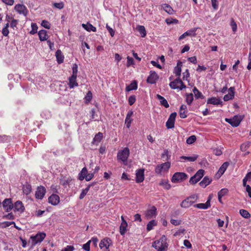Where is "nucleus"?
Returning <instances> with one entry per match:
<instances>
[{
	"instance_id": "obj_1",
	"label": "nucleus",
	"mask_w": 251,
	"mask_h": 251,
	"mask_svg": "<svg viewBox=\"0 0 251 251\" xmlns=\"http://www.w3.org/2000/svg\"><path fill=\"white\" fill-rule=\"evenodd\" d=\"M167 238L165 235L157 240L154 241L152 243V247L154 248L157 251H164L168 248V244L166 242Z\"/></svg>"
},
{
	"instance_id": "obj_2",
	"label": "nucleus",
	"mask_w": 251,
	"mask_h": 251,
	"mask_svg": "<svg viewBox=\"0 0 251 251\" xmlns=\"http://www.w3.org/2000/svg\"><path fill=\"white\" fill-rule=\"evenodd\" d=\"M129 153V149L127 147L125 148L123 150H120L118 152L117 160L119 161L122 162L125 164H126Z\"/></svg>"
},
{
	"instance_id": "obj_3",
	"label": "nucleus",
	"mask_w": 251,
	"mask_h": 251,
	"mask_svg": "<svg viewBox=\"0 0 251 251\" xmlns=\"http://www.w3.org/2000/svg\"><path fill=\"white\" fill-rule=\"evenodd\" d=\"M188 177V175L183 172L175 173L171 179L173 183H179L186 180Z\"/></svg>"
},
{
	"instance_id": "obj_4",
	"label": "nucleus",
	"mask_w": 251,
	"mask_h": 251,
	"mask_svg": "<svg viewBox=\"0 0 251 251\" xmlns=\"http://www.w3.org/2000/svg\"><path fill=\"white\" fill-rule=\"evenodd\" d=\"M46 234L44 232H40L35 236H31V248L34 247L37 244L41 243L45 238Z\"/></svg>"
},
{
	"instance_id": "obj_5",
	"label": "nucleus",
	"mask_w": 251,
	"mask_h": 251,
	"mask_svg": "<svg viewBox=\"0 0 251 251\" xmlns=\"http://www.w3.org/2000/svg\"><path fill=\"white\" fill-rule=\"evenodd\" d=\"M169 86L173 89H179L182 90L186 88V86L183 84L182 80L178 77L175 79L174 81H171Z\"/></svg>"
},
{
	"instance_id": "obj_6",
	"label": "nucleus",
	"mask_w": 251,
	"mask_h": 251,
	"mask_svg": "<svg viewBox=\"0 0 251 251\" xmlns=\"http://www.w3.org/2000/svg\"><path fill=\"white\" fill-rule=\"evenodd\" d=\"M204 171L202 169L199 170L196 174L192 176L189 182L191 184H194L197 183L198 181L200 180V179L203 177L204 176Z\"/></svg>"
},
{
	"instance_id": "obj_7",
	"label": "nucleus",
	"mask_w": 251,
	"mask_h": 251,
	"mask_svg": "<svg viewBox=\"0 0 251 251\" xmlns=\"http://www.w3.org/2000/svg\"><path fill=\"white\" fill-rule=\"evenodd\" d=\"M171 163L167 162L160 165H157L155 169V172L157 174H160L162 172L168 171L170 168Z\"/></svg>"
},
{
	"instance_id": "obj_8",
	"label": "nucleus",
	"mask_w": 251,
	"mask_h": 251,
	"mask_svg": "<svg viewBox=\"0 0 251 251\" xmlns=\"http://www.w3.org/2000/svg\"><path fill=\"white\" fill-rule=\"evenodd\" d=\"M176 112H173L170 115L166 123V126L167 127V128H172L174 127L175 126V122L176 120Z\"/></svg>"
},
{
	"instance_id": "obj_9",
	"label": "nucleus",
	"mask_w": 251,
	"mask_h": 251,
	"mask_svg": "<svg viewBox=\"0 0 251 251\" xmlns=\"http://www.w3.org/2000/svg\"><path fill=\"white\" fill-rule=\"evenodd\" d=\"M226 121L230 124L232 126L237 127L239 125L241 121V119L240 116H235L232 118H226Z\"/></svg>"
},
{
	"instance_id": "obj_10",
	"label": "nucleus",
	"mask_w": 251,
	"mask_h": 251,
	"mask_svg": "<svg viewBox=\"0 0 251 251\" xmlns=\"http://www.w3.org/2000/svg\"><path fill=\"white\" fill-rule=\"evenodd\" d=\"M15 10L20 14L26 16L28 13L27 8L24 4H18L14 7Z\"/></svg>"
},
{
	"instance_id": "obj_11",
	"label": "nucleus",
	"mask_w": 251,
	"mask_h": 251,
	"mask_svg": "<svg viewBox=\"0 0 251 251\" xmlns=\"http://www.w3.org/2000/svg\"><path fill=\"white\" fill-rule=\"evenodd\" d=\"M2 206L5 211L9 212L13 207V204L11 199H5L2 202Z\"/></svg>"
},
{
	"instance_id": "obj_12",
	"label": "nucleus",
	"mask_w": 251,
	"mask_h": 251,
	"mask_svg": "<svg viewBox=\"0 0 251 251\" xmlns=\"http://www.w3.org/2000/svg\"><path fill=\"white\" fill-rule=\"evenodd\" d=\"M46 192V190L44 186H40L37 187L35 193V197L38 199H42Z\"/></svg>"
},
{
	"instance_id": "obj_13",
	"label": "nucleus",
	"mask_w": 251,
	"mask_h": 251,
	"mask_svg": "<svg viewBox=\"0 0 251 251\" xmlns=\"http://www.w3.org/2000/svg\"><path fill=\"white\" fill-rule=\"evenodd\" d=\"M13 209L14 212H18L20 213H22L25 210V207L21 201H18L13 204Z\"/></svg>"
},
{
	"instance_id": "obj_14",
	"label": "nucleus",
	"mask_w": 251,
	"mask_h": 251,
	"mask_svg": "<svg viewBox=\"0 0 251 251\" xmlns=\"http://www.w3.org/2000/svg\"><path fill=\"white\" fill-rule=\"evenodd\" d=\"M158 78L157 74L154 71H151L150 75L148 77L147 81L149 83L154 84Z\"/></svg>"
},
{
	"instance_id": "obj_15",
	"label": "nucleus",
	"mask_w": 251,
	"mask_h": 251,
	"mask_svg": "<svg viewBox=\"0 0 251 251\" xmlns=\"http://www.w3.org/2000/svg\"><path fill=\"white\" fill-rule=\"evenodd\" d=\"M144 180V169H139L136 173V182L140 183Z\"/></svg>"
},
{
	"instance_id": "obj_16",
	"label": "nucleus",
	"mask_w": 251,
	"mask_h": 251,
	"mask_svg": "<svg viewBox=\"0 0 251 251\" xmlns=\"http://www.w3.org/2000/svg\"><path fill=\"white\" fill-rule=\"evenodd\" d=\"M197 30V28H193L190 30H187L182 34L178 38V40L180 41L185 38L186 36H195L196 34V32Z\"/></svg>"
},
{
	"instance_id": "obj_17",
	"label": "nucleus",
	"mask_w": 251,
	"mask_h": 251,
	"mask_svg": "<svg viewBox=\"0 0 251 251\" xmlns=\"http://www.w3.org/2000/svg\"><path fill=\"white\" fill-rule=\"evenodd\" d=\"M156 208L155 206H153L151 209L148 210L145 214V216L147 219H151L155 217L156 215Z\"/></svg>"
},
{
	"instance_id": "obj_18",
	"label": "nucleus",
	"mask_w": 251,
	"mask_h": 251,
	"mask_svg": "<svg viewBox=\"0 0 251 251\" xmlns=\"http://www.w3.org/2000/svg\"><path fill=\"white\" fill-rule=\"evenodd\" d=\"M111 244V239L110 238H106L101 240L99 246L100 249H102L105 247L106 249H108Z\"/></svg>"
},
{
	"instance_id": "obj_19",
	"label": "nucleus",
	"mask_w": 251,
	"mask_h": 251,
	"mask_svg": "<svg viewBox=\"0 0 251 251\" xmlns=\"http://www.w3.org/2000/svg\"><path fill=\"white\" fill-rule=\"evenodd\" d=\"M49 202L51 203L52 205H56L60 201L59 197L56 194L51 195L48 199Z\"/></svg>"
},
{
	"instance_id": "obj_20",
	"label": "nucleus",
	"mask_w": 251,
	"mask_h": 251,
	"mask_svg": "<svg viewBox=\"0 0 251 251\" xmlns=\"http://www.w3.org/2000/svg\"><path fill=\"white\" fill-rule=\"evenodd\" d=\"M188 112L187 107L186 105L182 104L179 108V114L181 118L184 119L187 117Z\"/></svg>"
},
{
	"instance_id": "obj_21",
	"label": "nucleus",
	"mask_w": 251,
	"mask_h": 251,
	"mask_svg": "<svg viewBox=\"0 0 251 251\" xmlns=\"http://www.w3.org/2000/svg\"><path fill=\"white\" fill-rule=\"evenodd\" d=\"M39 39L41 41L48 40V34L47 31L45 30H41L38 32Z\"/></svg>"
},
{
	"instance_id": "obj_22",
	"label": "nucleus",
	"mask_w": 251,
	"mask_h": 251,
	"mask_svg": "<svg viewBox=\"0 0 251 251\" xmlns=\"http://www.w3.org/2000/svg\"><path fill=\"white\" fill-rule=\"evenodd\" d=\"M77 76L72 75L69 78V87L70 88H73L75 86H78V84L76 81Z\"/></svg>"
},
{
	"instance_id": "obj_23",
	"label": "nucleus",
	"mask_w": 251,
	"mask_h": 251,
	"mask_svg": "<svg viewBox=\"0 0 251 251\" xmlns=\"http://www.w3.org/2000/svg\"><path fill=\"white\" fill-rule=\"evenodd\" d=\"M133 115V111H129L128 112L126 119H125V124L126 125V126L127 128H129L130 126V124L132 122V119H131V117Z\"/></svg>"
},
{
	"instance_id": "obj_24",
	"label": "nucleus",
	"mask_w": 251,
	"mask_h": 251,
	"mask_svg": "<svg viewBox=\"0 0 251 251\" xmlns=\"http://www.w3.org/2000/svg\"><path fill=\"white\" fill-rule=\"evenodd\" d=\"M82 26L87 31H93L96 32L97 29L92 24L87 23L86 24H82Z\"/></svg>"
},
{
	"instance_id": "obj_25",
	"label": "nucleus",
	"mask_w": 251,
	"mask_h": 251,
	"mask_svg": "<svg viewBox=\"0 0 251 251\" xmlns=\"http://www.w3.org/2000/svg\"><path fill=\"white\" fill-rule=\"evenodd\" d=\"M210 206L211 204L209 202V201H206L205 203H201L195 204L194 205L195 207L202 209H206L210 207Z\"/></svg>"
},
{
	"instance_id": "obj_26",
	"label": "nucleus",
	"mask_w": 251,
	"mask_h": 251,
	"mask_svg": "<svg viewBox=\"0 0 251 251\" xmlns=\"http://www.w3.org/2000/svg\"><path fill=\"white\" fill-rule=\"evenodd\" d=\"M212 179L208 176H205L202 181L200 182V185L203 188H205L206 186L210 183Z\"/></svg>"
},
{
	"instance_id": "obj_27",
	"label": "nucleus",
	"mask_w": 251,
	"mask_h": 251,
	"mask_svg": "<svg viewBox=\"0 0 251 251\" xmlns=\"http://www.w3.org/2000/svg\"><path fill=\"white\" fill-rule=\"evenodd\" d=\"M162 8L163 9L164 11H165L167 13H168L170 15H172L174 14V11L172 7L169 4L164 3L162 4Z\"/></svg>"
},
{
	"instance_id": "obj_28",
	"label": "nucleus",
	"mask_w": 251,
	"mask_h": 251,
	"mask_svg": "<svg viewBox=\"0 0 251 251\" xmlns=\"http://www.w3.org/2000/svg\"><path fill=\"white\" fill-rule=\"evenodd\" d=\"M157 99L160 101L161 105L165 107L166 108H168L169 107V105L167 101V100L161 95L157 94L156 95Z\"/></svg>"
},
{
	"instance_id": "obj_29",
	"label": "nucleus",
	"mask_w": 251,
	"mask_h": 251,
	"mask_svg": "<svg viewBox=\"0 0 251 251\" xmlns=\"http://www.w3.org/2000/svg\"><path fill=\"white\" fill-rule=\"evenodd\" d=\"M193 204V201H192L190 200V199H188V198L183 200L180 205L183 208H188L190 207L191 205H192Z\"/></svg>"
},
{
	"instance_id": "obj_30",
	"label": "nucleus",
	"mask_w": 251,
	"mask_h": 251,
	"mask_svg": "<svg viewBox=\"0 0 251 251\" xmlns=\"http://www.w3.org/2000/svg\"><path fill=\"white\" fill-rule=\"evenodd\" d=\"M127 222H122L120 226V232L122 235H125L127 231Z\"/></svg>"
},
{
	"instance_id": "obj_31",
	"label": "nucleus",
	"mask_w": 251,
	"mask_h": 251,
	"mask_svg": "<svg viewBox=\"0 0 251 251\" xmlns=\"http://www.w3.org/2000/svg\"><path fill=\"white\" fill-rule=\"evenodd\" d=\"M182 63L181 62H178L177 64L176 67L175 68L174 73H175L176 76H177L178 78L181 75V66Z\"/></svg>"
},
{
	"instance_id": "obj_32",
	"label": "nucleus",
	"mask_w": 251,
	"mask_h": 251,
	"mask_svg": "<svg viewBox=\"0 0 251 251\" xmlns=\"http://www.w3.org/2000/svg\"><path fill=\"white\" fill-rule=\"evenodd\" d=\"M55 56L58 63H61L64 60V56L60 50H58L56 51Z\"/></svg>"
},
{
	"instance_id": "obj_33",
	"label": "nucleus",
	"mask_w": 251,
	"mask_h": 251,
	"mask_svg": "<svg viewBox=\"0 0 251 251\" xmlns=\"http://www.w3.org/2000/svg\"><path fill=\"white\" fill-rule=\"evenodd\" d=\"M222 102L219 99L212 97L210 99H209L207 100V103L212 104L214 105H218L222 103Z\"/></svg>"
},
{
	"instance_id": "obj_34",
	"label": "nucleus",
	"mask_w": 251,
	"mask_h": 251,
	"mask_svg": "<svg viewBox=\"0 0 251 251\" xmlns=\"http://www.w3.org/2000/svg\"><path fill=\"white\" fill-rule=\"evenodd\" d=\"M159 184L166 190H169L171 188V185L169 183L168 180L162 179L160 181Z\"/></svg>"
},
{
	"instance_id": "obj_35",
	"label": "nucleus",
	"mask_w": 251,
	"mask_h": 251,
	"mask_svg": "<svg viewBox=\"0 0 251 251\" xmlns=\"http://www.w3.org/2000/svg\"><path fill=\"white\" fill-rule=\"evenodd\" d=\"M137 89V83L135 80L133 81L130 85L126 86V90L127 91H130L133 90H136Z\"/></svg>"
},
{
	"instance_id": "obj_36",
	"label": "nucleus",
	"mask_w": 251,
	"mask_h": 251,
	"mask_svg": "<svg viewBox=\"0 0 251 251\" xmlns=\"http://www.w3.org/2000/svg\"><path fill=\"white\" fill-rule=\"evenodd\" d=\"M198 157V155L197 154H195L192 156H181L180 157V159H182L184 160H186L190 162H194L197 160Z\"/></svg>"
},
{
	"instance_id": "obj_37",
	"label": "nucleus",
	"mask_w": 251,
	"mask_h": 251,
	"mask_svg": "<svg viewBox=\"0 0 251 251\" xmlns=\"http://www.w3.org/2000/svg\"><path fill=\"white\" fill-rule=\"evenodd\" d=\"M228 163L226 162L224 163L223 165L221 166L218 172L220 176L222 175L225 173V172L226 171L228 167Z\"/></svg>"
},
{
	"instance_id": "obj_38",
	"label": "nucleus",
	"mask_w": 251,
	"mask_h": 251,
	"mask_svg": "<svg viewBox=\"0 0 251 251\" xmlns=\"http://www.w3.org/2000/svg\"><path fill=\"white\" fill-rule=\"evenodd\" d=\"M88 173L86 168L84 167L79 174V179L80 180H83L87 176Z\"/></svg>"
},
{
	"instance_id": "obj_39",
	"label": "nucleus",
	"mask_w": 251,
	"mask_h": 251,
	"mask_svg": "<svg viewBox=\"0 0 251 251\" xmlns=\"http://www.w3.org/2000/svg\"><path fill=\"white\" fill-rule=\"evenodd\" d=\"M193 92L194 94L195 97L196 99H203L204 96L202 94V93L200 92L198 89L196 87H194L193 89Z\"/></svg>"
},
{
	"instance_id": "obj_40",
	"label": "nucleus",
	"mask_w": 251,
	"mask_h": 251,
	"mask_svg": "<svg viewBox=\"0 0 251 251\" xmlns=\"http://www.w3.org/2000/svg\"><path fill=\"white\" fill-rule=\"evenodd\" d=\"M31 191V186L30 184H27L23 186V192L24 194L26 195H28Z\"/></svg>"
},
{
	"instance_id": "obj_41",
	"label": "nucleus",
	"mask_w": 251,
	"mask_h": 251,
	"mask_svg": "<svg viewBox=\"0 0 251 251\" xmlns=\"http://www.w3.org/2000/svg\"><path fill=\"white\" fill-rule=\"evenodd\" d=\"M137 30L139 32L141 37H144L146 35L145 28L143 25H138L137 26Z\"/></svg>"
},
{
	"instance_id": "obj_42",
	"label": "nucleus",
	"mask_w": 251,
	"mask_h": 251,
	"mask_svg": "<svg viewBox=\"0 0 251 251\" xmlns=\"http://www.w3.org/2000/svg\"><path fill=\"white\" fill-rule=\"evenodd\" d=\"M92 186H93V184H89L85 189H84L82 190V192L79 196V199L80 200L84 198V197L86 196L89 191L90 187Z\"/></svg>"
},
{
	"instance_id": "obj_43",
	"label": "nucleus",
	"mask_w": 251,
	"mask_h": 251,
	"mask_svg": "<svg viewBox=\"0 0 251 251\" xmlns=\"http://www.w3.org/2000/svg\"><path fill=\"white\" fill-rule=\"evenodd\" d=\"M103 137L102 133L101 132H99L97 134L95 137L93 139V142L94 143H99Z\"/></svg>"
},
{
	"instance_id": "obj_44",
	"label": "nucleus",
	"mask_w": 251,
	"mask_h": 251,
	"mask_svg": "<svg viewBox=\"0 0 251 251\" xmlns=\"http://www.w3.org/2000/svg\"><path fill=\"white\" fill-rule=\"evenodd\" d=\"M239 213L240 215L245 218L248 219L251 217V214L246 210L241 209L240 210Z\"/></svg>"
},
{
	"instance_id": "obj_45",
	"label": "nucleus",
	"mask_w": 251,
	"mask_h": 251,
	"mask_svg": "<svg viewBox=\"0 0 251 251\" xmlns=\"http://www.w3.org/2000/svg\"><path fill=\"white\" fill-rule=\"evenodd\" d=\"M193 100V95L192 93L186 95V102L190 105Z\"/></svg>"
},
{
	"instance_id": "obj_46",
	"label": "nucleus",
	"mask_w": 251,
	"mask_h": 251,
	"mask_svg": "<svg viewBox=\"0 0 251 251\" xmlns=\"http://www.w3.org/2000/svg\"><path fill=\"white\" fill-rule=\"evenodd\" d=\"M156 225V222L154 220L151 221L147 226V229L148 231L151 230L153 226Z\"/></svg>"
},
{
	"instance_id": "obj_47",
	"label": "nucleus",
	"mask_w": 251,
	"mask_h": 251,
	"mask_svg": "<svg viewBox=\"0 0 251 251\" xmlns=\"http://www.w3.org/2000/svg\"><path fill=\"white\" fill-rule=\"evenodd\" d=\"M165 22L167 25L170 24H176L178 23V21L176 19L173 18H167L165 20Z\"/></svg>"
},
{
	"instance_id": "obj_48",
	"label": "nucleus",
	"mask_w": 251,
	"mask_h": 251,
	"mask_svg": "<svg viewBox=\"0 0 251 251\" xmlns=\"http://www.w3.org/2000/svg\"><path fill=\"white\" fill-rule=\"evenodd\" d=\"M31 26L32 28V30L30 31V34H34L37 32L38 26L35 23H31Z\"/></svg>"
},
{
	"instance_id": "obj_49",
	"label": "nucleus",
	"mask_w": 251,
	"mask_h": 251,
	"mask_svg": "<svg viewBox=\"0 0 251 251\" xmlns=\"http://www.w3.org/2000/svg\"><path fill=\"white\" fill-rule=\"evenodd\" d=\"M9 27V23H7L5 26L2 28V33L3 34V36H8V34H9V30H8V28Z\"/></svg>"
},
{
	"instance_id": "obj_50",
	"label": "nucleus",
	"mask_w": 251,
	"mask_h": 251,
	"mask_svg": "<svg viewBox=\"0 0 251 251\" xmlns=\"http://www.w3.org/2000/svg\"><path fill=\"white\" fill-rule=\"evenodd\" d=\"M250 144L251 143L250 142H247L242 144L240 146L241 151H246L250 147Z\"/></svg>"
},
{
	"instance_id": "obj_51",
	"label": "nucleus",
	"mask_w": 251,
	"mask_h": 251,
	"mask_svg": "<svg viewBox=\"0 0 251 251\" xmlns=\"http://www.w3.org/2000/svg\"><path fill=\"white\" fill-rule=\"evenodd\" d=\"M196 140V137L195 135H192L189 137L186 140V143L188 144H192Z\"/></svg>"
},
{
	"instance_id": "obj_52",
	"label": "nucleus",
	"mask_w": 251,
	"mask_h": 251,
	"mask_svg": "<svg viewBox=\"0 0 251 251\" xmlns=\"http://www.w3.org/2000/svg\"><path fill=\"white\" fill-rule=\"evenodd\" d=\"M92 99V93L91 91H89L87 94L86 96L85 97V101L86 103H89Z\"/></svg>"
},
{
	"instance_id": "obj_53",
	"label": "nucleus",
	"mask_w": 251,
	"mask_h": 251,
	"mask_svg": "<svg viewBox=\"0 0 251 251\" xmlns=\"http://www.w3.org/2000/svg\"><path fill=\"white\" fill-rule=\"evenodd\" d=\"M228 193V190L226 188H224L221 189L218 192V196L220 197H223L226 195Z\"/></svg>"
},
{
	"instance_id": "obj_54",
	"label": "nucleus",
	"mask_w": 251,
	"mask_h": 251,
	"mask_svg": "<svg viewBox=\"0 0 251 251\" xmlns=\"http://www.w3.org/2000/svg\"><path fill=\"white\" fill-rule=\"evenodd\" d=\"M41 25H42V26H43V27H44L45 28H46L47 29H50V24L49 23V22L48 21H47L46 20L42 21Z\"/></svg>"
},
{
	"instance_id": "obj_55",
	"label": "nucleus",
	"mask_w": 251,
	"mask_h": 251,
	"mask_svg": "<svg viewBox=\"0 0 251 251\" xmlns=\"http://www.w3.org/2000/svg\"><path fill=\"white\" fill-rule=\"evenodd\" d=\"M233 98V95L229 93V94L226 95L224 97V100L225 101H228L229 100L232 99Z\"/></svg>"
},
{
	"instance_id": "obj_56",
	"label": "nucleus",
	"mask_w": 251,
	"mask_h": 251,
	"mask_svg": "<svg viewBox=\"0 0 251 251\" xmlns=\"http://www.w3.org/2000/svg\"><path fill=\"white\" fill-rule=\"evenodd\" d=\"M77 69L78 67L76 64H74L72 70H73V74L72 75L77 76Z\"/></svg>"
},
{
	"instance_id": "obj_57",
	"label": "nucleus",
	"mask_w": 251,
	"mask_h": 251,
	"mask_svg": "<svg viewBox=\"0 0 251 251\" xmlns=\"http://www.w3.org/2000/svg\"><path fill=\"white\" fill-rule=\"evenodd\" d=\"M91 241H89L86 243L84 244L83 245L82 248L85 250L86 251H90V244Z\"/></svg>"
},
{
	"instance_id": "obj_58",
	"label": "nucleus",
	"mask_w": 251,
	"mask_h": 251,
	"mask_svg": "<svg viewBox=\"0 0 251 251\" xmlns=\"http://www.w3.org/2000/svg\"><path fill=\"white\" fill-rule=\"evenodd\" d=\"M127 67H129L134 64V60L132 58L127 56Z\"/></svg>"
},
{
	"instance_id": "obj_59",
	"label": "nucleus",
	"mask_w": 251,
	"mask_h": 251,
	"mask_svg": "<svg viewBox=\"0 0 251 251\" xmlns=\"http://www.w3.org/2000/svg\"><path fill=\"white\" fill-rule=\"evenodd\" d=\"M136 99L134 96H131L128 98V103L130 105H132L135 102Z\"/></svg>"
},
{
	"instance_id": "obj_60",
	"label": "nucleus",
	"mask_w": 251,
	"mask_h": 251,
	"mask_svg": "<svg viewBox=\"0 0 251 251\" xmlns=\"http://www.w3.org/2000/svg\"><path fill=\"white\" fill-rule=\"evenodd\" d=\"M106 28L108 30V32H109V33L110 34V35L112 37H113L114 34H115L114 30L112 28H111L107 24H106Z\"/></svg>"
},
{
	"instance_id": "obj_61",
	"label": "nucleus",
	"mask_w": 251,
	"mask_h": 251,
	"mask_svg": "<svg viewBox=\"0 0 251 251\" xmlns=\"http://www.w3.org/2000/svg\"><path fill=\"white\" fill-rule=\"evenodd\" d=\"M2 2L8 5H13L14 3V0H1Z\"/></svg>"
},
{
	"instance_id": "obj_62",
	"label": "nucleus",
	"mask_w": 251,
	"mask_h": 251,
	"mask_svg": "<svg viewBox=\"0 0 251 251\" xmlns=\"http://www.w3.org/2000/svg\"><path fill=\"white\" fill-rule=\"evenodd\" d=\"M53 6L59 9H61L64 7V3L63 2L54 3Z\"/></svg>"
},
{
	"instance_id": "obj_63",
	"label": "nucleus",
	"mask_w": 251,
	"mask_h": 251,
	"mask_svg": "<svg viewBox=\"0 0 251 251\" xmlns=\"http://www.w3.org/2000/svg\"><path fill=\"white\" fill-rule=\"evenodd\" d=\"M211 3L213 8L217 10L218 8V3L217 0H211Z\"/></svg>"
},
{
	"instance_id": "obj_64",
	"label": "nucleus",
	"mask_w": 251,
	"mask_h": 251,
	"mask_svg": "<svg viewBox=\"0 0 251 251\" xmlns=\"http://www.w3.org/2000/svg\"><path fill=\"white\" fill-rule=\"evenodd\" d=\"M75 248L72 246L68 245L64 249H62L61 251H73Z\"/></svg>"
}]
</instances>
